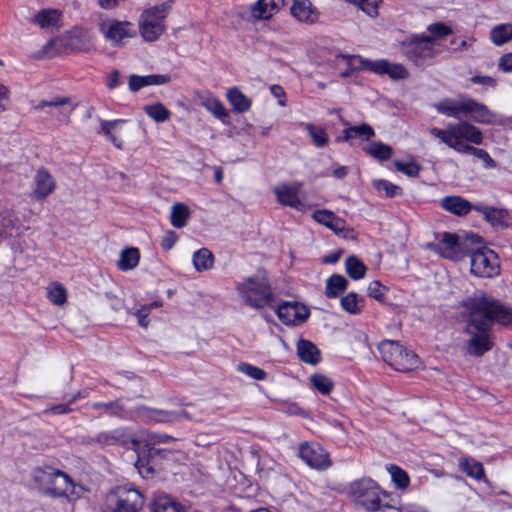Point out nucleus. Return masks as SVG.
I'll use <instances>...</instances> for the list:
<instances>
[{
    "label": "nucleus",
    "instance_id": "obj_27",
    "mask_svg": "<svg viewBox=\"0 0 512 512\" xmlns=\"http://www.w3.org/2000/svg\"><path fill=\"white\" fill-rule=\"evenodd\" d=\"M375 135L373 128L369 124H361L344 129L343 135L336 138L337 142L350 141L353 139L369 140Z\"/></svg>",
    "mask_w": 512,
    "mask_h": 512
},
{
    "label": "nucleus",
    "instance_id": "obj_59",
    "mask_svg": "<svg viewBox=\"0 0 512 512\" xmlns=\"http://www.w3.org/2000/svg\"><path fill=\"white\" fill-rule=\"evenodd\" d=\"M69 406L70 405L68 403L67 404L55 405V406H52V407L44 410V414H46V415H50V414H53V415L67 414V413L72 411Z\"/></svg>",
    "mask_w": 512,
    "mask_h": 512
},
{
    "label": "nucleus",
    "instance_id": "obj_47",
    "mask_svg": "<svg viewBox=\"0 0 512 512\" xmlns=\"http://www.w3.org/2000/svg\"><path fill=\"white\" fill-rule=\"evenodd\" d=\"M372 186L378 192H383L386 197L392 198L402 194L401 187L384 179H374Z\"/></svg>",
    "mask_w": 512,
    "mask_h": 512
},
{
    "label": "nucleus",
    "instance_id": "obj_44",
    "mask_svg": "<svg viewBox=\"0 0 512 512\" xmlns=\"http://www.w3.org/2000/svg\"><path fill=\"white\" fill-rule=\"evenodd\" d=\"M144 111L149 118L157 123H163L170 118L171 112L161 102L144 106Z\"/></svg>",
    "mask_w": 512,
    "mask_h": 512
},
{
    "label": "nucleus",
    "instance_id": "obj_32",
    "mask_svg": "<svg viewBox=\"0 0 512 512\" xmlns=\"http://www.w3.org/2000/svg\"><path fill=\"white\" fill-rule=\"evenodd\" d=\"M386 470L390 475L394 487L398 490L404 491L410 485V477L408 473L396 464L386 465Z\"/></svg>",
    "mask_w": 512,
    "mask_h": 512
},
{
    "label": "nucleus",
    "instance_id": "obj_51",
    "mask_svg": "<svg viewBox=\"0 0 512 512\" xmlns=\"http://www.w3.org/2000/svg\"><path fill=\"white\" fill-rule=\"evenodd\" d=\"M161 305V302L154 301L152 303L141 306V308L138 309L135 313L136 317L138 318V324L143 328H147L149 324L147 317L149 316L151 310L153 308H158Z\"/></svg>",
    "mask_w": 512,
    "mask_h": 512
},
{
    "label": "nucleus",
    "instance_id": "obj_1",
    "mask_svg": "<svg viewBox=\"0 0 512 512\" xmlns=\"http://www.w3.org/2000/svg\"><path fill=\"white\" fill-rule=\"evenodd\" d=\"M467 312L464 333L469 336L466 351L471 356L480 357L493 348V337L489 333L494 323L512 325V309L485 294L470 297L463 301Z\"/></svg>",
    "mask_w": 512,
    "mask_h": 512
},
{
    "label": "nucleus",
    "instance_id": "obj_58",
    "mask_svg": "<svg viewBox=\"0 0 512 512\" xmlns=\"http://www.w3.org/2000/svg\"><path fill=\"white\" fill-rule=\"evenodd\" d=\"M176 240H177V236H176L175 232L168 231L165 233V235L163 236V238L161 240V247L164 250L168 251L174 246V244L176 243Z\"/></svg>",
    "mask_w": 512,
    "mask_h": 512
},
{
    "label": "nucleus",
    "instance_id": "obj_42",
    "mask_svg": "<svg viewBox=\"0 0 512 512\" xmlns=\"http://www.w3.org/2000/svg\"><path fill=\"white\" fill-rule=\"evenodd\" d=\"M364 151L370 156L381 161L388 160L393 154V149L389 145L380 141L369 143L364 147Z\"/></svg>",
    "mask_w": 512,
    "mask_h": 512
},
{
    "label": "nucleus",
    "instance_id": "obj_20",
    "mask_svg": "<svg viewBox=\"0 0 512 512\" xmlns=\"http://www.w3.org/2000/svg\"><path fill=\"white\" fill-rule=\"evenodd\" d=\"M100 30L105 38L114 45H123V40L128 35L127 23L112 19L103 21L100 24Z\"/></svg>",
    "mask_w": 512,
    "mask_h": 512
},
{
    "label": "nucleus",
    "instance_id": "obj_45",
    "mask_svg": "<svg viewBox=\"0 0 512 512\" xmlns=\"http://www.w3.org/2000/svg\"><path fill=\"white\" fill-rule=\"evenodd\" d=\"M47 297L51 303L57 306L63 305L67 300V291L60 283H51L47 287Z\"/></svg>",
    "mask_w": 512,
    "mask_h": 512
},
{
    "label": "nucleus",
    "instance_id": "obj_9",
    "mask_svg": "<svg viewBox=\"0 0 512 512\" xmlns=\"http://www.w3.org/2000/svg\"><path fill=\"white\" fill-rule=\"evenodd\" d=\"M378 349L382 359L397 371H412L420 365L418 356L396 341L384 340Z\"/></svg>",
    "mask_w": 512,
    "mask_h": 512
},
{
    "label": "nucleus",
    "instance_id": "obj_17",
    "mask_svg": "<svg viewBox=\"0 0 512 512\" xmlns=\"http://www.w3.org/2000/svg\"><path fill=\"white\" fill-rule=\"evenodd\" d=\"M76 104L69 97H53L50 100H42L37 108H49L47 113L55 117L59 122L68 124L70 116L76 108Z\"/></svg>",
    "mask_w": 512,
    "mask_h": 512
},
{
    "label": "nucleus",
    "instance_id": "obj_21",
    "mask_svg": "<svg viewBox=\"0 0 512 512\" xmlns=\"http://www.w3.org/2000/svg\"><path fill=\"white\" fill-rule=\"evenodd\" d=\"M104 512H128V489L118 487L107 494Z\"/></svg>",
    "mask_w": 512,
    "mask_h": 512
},
{
    "label": "nucleus",
    "instance_id": "obj_2",
    "mask_svg": "<svg viewBox=\"0 0 512 512\" xmlns=\"http://www.w3.org/2000/svg\"><path fill=\"white\" fill-rule=\"evenodd\" d=\"M430 134L439 139L447 147L461 154H471L482 160L487 168H495L496 162L489 153L473 145L483 143V133L468 121L449 123L445 129L431 128Z\"/></svg>",
    "mask_w": 512,
    "mask_h": 512
},
{
    "label": "nucleus",
    "instance_id": "obj_8",
    "mask_svg": "<svg viewBox=\"0 0 512 512\" xmlns=\"http://www.w3.org/2000/svg\"><path fill=\"white\" fill-rule=\"evenodd\" d=\"M170 9V2H163L142 11L138 20V30L145 41L155 42L166 32V18Z\"/></svg>",
    "mask_w": 512,
    "mask_h": 512
},
{
    "label": "nucleus",
    "instance_id": "obj_61",
    "mask_svg": "<svg viewBox=\"0 0 512 512\" xmlns=\"http://www.w3.org/2000/svg\"><path fill=\"white\" fill-rule=\"evenodd\" d=\"M120 73L117 70L112 71L107 76L106 85L109 89H114L120 85Z\"/></svg>",
    "mask_w": 512,
    "mask_h": 512
},
{
    "label": "nucleus",
    "instance_id": "obj_36",
    "mask_svg": "<svg viewBox=\"0 0 512 512\" xmlns=\"http://www.w3.org/2000/svg\"><path fill=\"white\" fill-rule=\"evenodd\" d=\"M60 14L54 9H44L39 11L33 18V22L42 29H51L58 25Z\"/></svg>",
    "mask_w": 512,
    "mask_h": 512
},
{
    "label": "nucleus",
    "instance_id": "obj_49",
    "mask_svg": "<svg viewBox=\"0 0 512 512\" xmlns=\"http://www.w3.org/2000/svg\"><path fill=\"white\" fill-rule=\"evenodd\" d=\"M388 288L384 286L380 281L374 280L369 283L367 288V294L369 297L375 299L380 303H385L387 300Z\"/></svg>",
    "mask_w": 512,
    "mask_h": 512
},
{
    "label": "nucleus",
    "instance_id": "obj_33",
    "mask_svg": "<svg viewBox=\"0 0 512 512\" xmlns=\"http://www.w3.org/2000/svg\"><path fill=\"white\" fill-rule=\"evenodd\" d=\"M301 126L306 130L316 147L323 148L329 144L330 137L325 128L312 123H302Z\"/></svg>",
    "mask_w": 512,
    "mask_h": 512
},
{
    "label": "nucleus",
    "instance_id": "obj_4",
    "mask_svg": "<svg viewBox=\"0 0 512 512\" xmlns=\"http://www.w3.org/2000/svg\"><path fill=\"white\" fill-rule=\"evenodd\" d=\"M346 494L367 512L384 511L392 508L391 505L383 502V498L390 495L389 492L383 490L370 477H363L350 482L346 486Z\"/></svg>",
    "mask_w": 512,
    "mask_h": 512
},
{
    "label": "nucleus",
    "instance_id": "obj_46",
    "mask_svg": "<svg viewBox=\"0 0 512 512\" xmlns=\"http://www.w3.org/2000/svg\"><path fill=\"white\" fill-rule=\"evenodd\" d=\"M310 383L314 389L323 395H329L334 388V382L323 374L312 375L310 377Z\"/></svg>",
    "mask_w": 512,
    "mask_h": 512
},
{
    "label": "nucleus",
    "instance_id": "obj_54",
    "mask_svg": "<svg viewBox=\"0 0 512 512\" xmlns=\"http://www.w3.org/2000/svg\"><path fill=\"white\" fill-rule=\"evenodd\" d=\"M93 408L105 409L107 412L115 415H122L124 412V405L120 401L109 402V403H94Z\"/></svg>",
    "mask_w": 512,
    "mask_h": 512
},
{
    "label": "nucleus",
    "instance_id": "obj_43",
    "mask_svg": "<svg viewBox=\"0 0 512 512\" xmlns=\"http://www.w3.org/2000/svg\"><path fill=\"white\" fill-rule=\"evenodd\" d=\"M345 269L346 273L354 280L364 278L367 271L365 264L354 255L346 258Z\"/></svg>",
    "mask_w": 512,
    "mask_h": 512
},
{
    "label": "nucleus",
    "instance_id": "obj_25",
    "mask_svg": "<svg viewBox=\"0 0 512 512\" xmlns=\"http://www.w3.org/2000/svg\"><path fill=\"white\" fill-rule=\"evenodd\" d=\"M226 99L237 113L248 112L252 106V100L237 87H231L226 91Z\"/></svg>",
    "mask_w": 512,
    "mask_h": 512
},
{
    "label": "nucleus",
    "instance_id": "obj_53",
    "mask_svg": "<svg viewBox=\"0 0 512 512\" xmlns=\"http://www.w3.org/2000/svg\"><path fill=\"white\" fill-rule=\"evenodd\" d=\"M147 417L155 422H169L177 418V415L173 412L158 410V409H147Z\"/></svg>",
    "mask_w": 512,
    "mask_h": 512
},
{
    "label": "nucleus",
    "instance_id": "obj_5",
    "mask_svg": "<svg viewBox=\"0 0 512 512\" xmlns=\"http://www.w3.org/2000/svg\"><path fill=\"white\" fill-rule=\"evenodd\" d=\"M33 481L39 491L54 498L79 496L73 480L66 473L52 466L36 468L33 472Z\"/></svg>",
    "mask_w": 512,
    "mask_h": 512
},
{
    "label": "nucleus",
    "instance_id": "obj_37",
    "mask_svg": "<svg viewBox=\"0 0 512 512\" xmlns=\"http://www.w3.org/2000/svg\"><path fill=\"white\" fill-rule=\"evenodd\" d=\"M490 40L495 46H502L512 41V23L496 25L490 31Z\"/></svg>",
    "mask_w": 512,
    "mask_h": 512
},
{
    "label": "nucleus",
    "instance_id": "obj_24",
    "mask_svg": "<svg viewBox=\"0 0 512 512\" xmlns=\"http://www.w3.org/2000/svg\"><path fill=\"white\" fill-rule=\"evenodd\" d=\"M171 81L168 74L130 75V90L137 91L147 86L164 85Z\"/></svg>",
    "mask_w": 512,
    "mask_h": 512
},
{
    "label": "nucleus",
    "instance_id": "obj_64",
    "mask_svg": "<svg viewBox=\"0 0 512 512\" xmlns=\"http://www.w3.org/2000/svg\"><path fill=\"white\" fill-rule=\"evenodd\" d=\"M140 260V252L137 248L130 247V270L135 268Z\"/></svg>",
    "mask_w": 512,
    "mask_h": 512
},
{
    "label": "nucleus",
    "instance_id": "obj_38",
    "mask_svg": "<svg viewBox=\"0 0 512 512\" xmlns=\"http://www.w3.org/2000/svg\"><path fill=\"white\" fill-rule=\"evenodd\" d=\"M152 512H184L183 506L168 495H159L155 498Z\"/></svg>",
    "mask_w": 512,
    "mask_h": 512
},
{
    "label": "nucleus",
    "instance_id": "obj_3",
    "mask_svg": "<svg viewBox=\"0 0 512 512\" xmlns=\"http://www.w3.org/2000/svg\"><path fill=\"white\" fill-rule=\"evenodd\" d=\"M434 109L446 117L460 119L470 117L474 122L491 125L495 123L496 115L485 104L470 97L459 99L445 98L433 105Z\"/></svg>",
    "mask_w": 512,
    "mask_h": 512
},
{
    "label": "nucleus",
    "instance_id": "obj_31",
    "mask_svg": "<svg viewBox=\"0 0 512 512\" xmlns=\"http://www.w3.org/2000/svg\"><path fill=\"white\" fill-rule=\"evenodd\" d=\"M348 280L339 274H333L326 280L325 295L329 299L338 297L348 287Z\"/></svg>",
    "mask_w": 512,
    "mask_h": 512
},
{
    "label": "nucleus",
    "instance_id": "obj_23",
    "mask_svg": "<svg viewBox=\"0 0 512 512\" xmlns=\"http://www.w3.org/2000/svg\"><path fill=\"white\" fill-rule=\"evenodd\" d=\"M200 104L223 123H225L226 119L229 117L228 110L224 104L209 91L201 94Z\"/></svg>",
    "mask_w": 512,
    "mask_h": 512
},
{
    "label": "nucleus",
    "instance_id": "obj_40",
    "mask_svg": "<svg viewBox=\"0 0 512 512\" xmlns=\"http://www.w3.org/2000/svg\"><path fill=\"white\" fill-rule=\"evenodd\" d=\"M190 217V209L184 203H175L171 208V224L175 228H183L186 226Z\"/></svg>",
    "mask_w": 512,
    "mask_h": 512
},
{
    "label": "nucleus",
    "instance_id": "obj_10",
    "mask_svg": "<svg viewBox=\"0 0 512 512\" xmlns=\"http://www.w3.org/2000/svg\"><path fill=\"white\" fill-rule=\"evenodd\" d=\"M400 48L403 55L415 65H423L443 50V47H435L424 33L411 35L400 43Z\"/></svg>",
    "mask_w": 512,
    "mask_h": 512
},
{
    "label": "nucleus",
    "instance_id": "obj_13",
    "mask_svg": "<svg viewBox=\"0 0 512 512\" xmlns=\"http://www.w3.org/2000/svg\"><path fill=\"white\" fill-rule=\"evenodd\" d=\"M302 188L303 184L299 181L292 183L283 182L274 187L273 192L276 200L281 205L305 213L310 210L312 206L302 197Z\"/></svg>",
    "mask_w": 512,
    "mask_h": 512
},
{
    "label": "nucleus",
    "instance_id": "obj_18",
    "mask_svg": "<svg viewBox=\"0 0 512 512\" xmlns=\"http://www.w3.org/2000/svg\"><path fill=\"white\" fill-rule=\"evenodd\" d=\"M55 188V178L46 168L42 167L36 171L33 177L29 197L36 201H43L54 192Z\"/></svg>",
    "mask_w": 512,
    "mask_h": 512
},
{
    "label": "nucleus",
    "instance_id": "obj_11",
    "mask_svg": "<svg viewBox=\"0 0 512 512\" xmlns=\"http://www.w3.org/2000/svg\"><path fill=\"white\" fill-rule=\"evenodd\" d=\"M471 273L480 278H495L501 273L498 255L491 249L480 248L470 255Z\"/></svg>",
    "mask_w": 512,
    "mask_h": 512
},
{
    "label": "nucleus",
    "instance_id": "obj_60",
    "mask_svg": "<svg viewBox=\"0 0 512 512\" xmlns=\"http://www.w3.org/2000/svg\"><path fill=\"white\" fill-rule=\"evenodd\" d=\"M498 67L504 72H512V53L503 55L499 59Z\"/></svg>",
    "mask_w": 512,
    "mask_h": 512
},
{
    "label": "nucleus",
    "instance_id": "obj_35",
    "mask_svg": "<svg viewBox=\"0 0 512 512\" xmlns=\"http://www.w3.org/2000/svg\"><path fill=\"white\" fill-rule=\"evenodd\" d=\"M341 308L350 315H359L365 307L363 298H359L355 292H349L340 300Z\"/></svg>",
    "mask_w": 512,
    "mask_h": 512
},
{
    "label": "nucleus",
    "instance_id": "obj_55",
    "mask_svg": "<svg viewBox=\"0 0 512 512\" xmlns=\"http://www.w3.org/2000/svg\"><path fill=\"white\" fill-rule=\"evenodd\" d=\"M130 512H139L144 506V497L137 490L130 489Z\"/></svg>",
    "mask_w": 512,
    "mask_h": 512
},
{
    "label": "nucleus",
    "instance_id": "obj_29",
    "mask_svg": "<svg viewBox=\"0 0 512 512\" xmlns=\"http://www.w3.org/2000/svg\"><path fill=\"white\" fill-rule=\"evenodd\" d=\"M299 358L308 364L315 365L320 361V351L310 341L301 339L297 344Z\"/></svg>",
    "mask_w": 512,
    "mask_h": 512
},
{
    "label": "nucleus",
    "instance_id": "obj_57",
    "mask_svg": "<svg viewBox=\"0 0 512 512\" xmlns=\"http://www.w3.org/2000/svg\"><path fill=\"white\" fill-rule=\"evenodd\" d=\"M271 94L278 99V104L281 107L286 106V93L280 85H272L270 87Z\"/></svg>",
    "mask_w": 512,
    "mask_h": 512
},
{
    "label": "nucleus",
    "instance_id": "obj_41",
    "mask_svg": "<svg viewBox=\"0 0 512 512\" xmlns=\"http://www.w3.org/2000/svg\"><path fill=\"white\" fill-rule=\"evenodd\" d=\"M459 467L462 472L466 473L469 477L473 479L481 480L484 478L485 473L483 465L474 459H460Z\"/></svg>",
    "mask_w": 512,
    "mask_h": 512
},
{
    "label": "nucleus",
    "instance_id": "obj_19",
    "mask_svg": "<svg viewBox=\"0 0 512 512\" xmlns=\"http://www.w3.org/2000/svg\"><path fill=\"white\" fill-rule=\"evenodd\" d=\"M292 18L304 25H314L320 19V11L311 0H292L290 6Z\"/></svg>",
    "mask_w": 512,
    "mask_h": 512
},
{
    "label": "nucleus",
    "instance_id": "obj_50",
    "mask_svg": "<svg viewBox=\"0 0 512 512\" xmlns=\"http://www.w3.org/2000/svg\"><path fill=\"white\" fill-rule=\"evenodd\" d=\"M237 370L254 380H265L267 377L263 369L248 363H240Z\"/></svg>",
    "mask_w": 512,
    "mask_h": 512
},
{
    "label": "nucleus",
    "instance_id": "obj_14",
    "mask_svg": "<svg viewBox=\"0 0 512 512\" xmlns=\"http://www.w3.org/2000/svg\"><path fill=\"white\" fill-rule=\"evenodd\" d=\"M284 5V0H257L256 2L239 7L242 12L239 17L253 21L270 20Z\"/></svg>",
    "mask_w": 512,
    "mask_h": 512
},
{
    "label": "nucleus",
    "instance_id": "obj_56",
    "mask_svg": "<svg viewBox=\"0 0 512 512\" xmlns=\"http://www.w3.org/2000/svg\"><path fill=\"white\" fill-rule=\"evenodd\" d=\"M470 82L472 84L487 86V87H495L496 80L490 76H481L476 75L470 78Z\"/></svg>",
    "mask_w": 512,
    "mask_h": 512
},
{
    "label": "nucleus",
    "instance_id": "obj_26",
    "mask_svg": "<svg viewBox=\"0 0 512 512\" xmlns=\"http://www.w3.org/2000/svg\"><path fill=\"white\" fill-rule=\"evenodd\" d=\"M481 211L485 219L496 228H507L511 224V218L507 210L485 207Z\"/></svg>",
    "mask_w": 512,
    "mask_h": 512
},
{
    "label": "nucleus",
    "instance_id": "obj_34",
    "mask_svg": "<svg viewBox=\"0 0 512 512\" xmlns=\"http://www.w3.org/2000/svg\"><path fill=\"white\" fill-rule=\"evenodd\" d=\"M426 38L435 46V47H442L440 44V41L444 39L445 37L451 35L453 33V30L450 26L437 22L430 24L427 27Z\"/></svg>",
    "mask_w": 512,
    "mask_h": 512
},
{
    "label": "nucleus",
    "instance_id": "obj_28",
    "mask_svg": "<svg viewBox=\"0 0 512 512\" xmlns=\"http://www.w3.org/2000/svg\"><path fill=\"white\" fill-rule=\"evenodd\" d=\"M441 206L446 211L458 216L466 215L471 210L470 202L459 196L444 197L441 201Z\"/></svg>",
    "mask_w": 512,
    "mask_h": 512
},
{
    "label": "nucleus",
    "instance_id": "obj_39",
    "mask_svg": "<svg viewBox=\"0 0 512 512\" xmlns=\"http://www.w3.org/2000/svg\"><path fill=\"white\" fill-rule=\"evenodd\" d=\"M194 268L198 272H203L211 269L214 263V256L207 248H201L194 252L192 257Z\"/></svg>",
    "mask_w": 512,
    "mask_h": 512
},
{
    "label": "nucleus",
    "instance_id": "obj_48",
    "mask_svg": "<svg viewBox=\"0 0 512 512\" xmlns=\"http://www.w3.org/2000/svg\"><path fill=\"white\" fill-rule=\"evenodd\" d=\"M347 3L359 7L365 14L370 17L378 16V9L382 0H345Z\"/></svg>",
    "mask_w": 512,
    "mask_h": 512
},
{
    "label": "nucleus",
    "instance_id": "obj_7",
    "mask_svg": "<svg viewBox=\"0 0 512 512\" xmlns=\"http://www.w3.org/2000/svg\"><path fill=\"white\" fill-rule=\"evenodd\" d=\"M237 292L244 303L254 309L271 306L273 301L270 282L263 273L245 278L237 285Z\"/></svg>",
    "mask_w": 512,
    "mask_h": 512
},
{
    "label": "nucleus",
    "instance_id": "obj_16",
    "mask_svg": "<svg viewBox=\"0 0 512 512\" xmlns=\"http://www.w3.org/2000/svg\"><path fill=\"white\" fill-rule=\"evenodd\" d=\"M299 456L312 469L326 470L331 466L328 452L318 443L300 445Z\"/></svg>",
    "mask_w": 512,
    "mask_h": 512
},
{
    "label": "nucleus",
    "instance_id": "obj_12",
    "mask_svg": "<svg viewBox=\"0 0 512 512\" xmlns=\"http://www.w3.org/2000/svg\"><path fill=\"white\" fill-rule=\"evenodd\" d=\"M426 248L442 258L454 262L461 260L465 256L459 236L451 232L435 233L434 241L427 243Z\"/></svg>",
    "mask_w": 512,
    "mask_h": 512
},
{
    "label": "nucleus",
    "instance_id": "obj_52",
    "mask_svg": "<svg viewBox=\"0 0 512 512\" xmlns=\"http://www.w3.org/2000/svg\"><path fill=\"white\" fill-rule=\"evenodd\" d=\"M394 165L399 172L409 177H417L420 173V166L415 161L402 162L397 160Z\"/></svg>",
    "mask_w": 512,
    "mask_h": 512
},
{
    "label": "nucleus",
    "instance_id": "obj_22",
    "mask_svg": "<svg viewBox=\"0 0 512 512\" xmlns=\"http://www.w3.org/2000/svg\"><path fill=\"white\" fill-rule=\"evenodd\" d=\"M312 218L319 224L327 227L338 235H341L346 228L345 221L336 216L332 211L322 209L312 214Z\"/></svg>",
    "mask_w": 512,
    "mask_h": 512
},
{
    "label": "nucleus",
    "instance_id": "obj_30",
    "mask_svg": "<svg viewBox=\"0 0 512 512\" xmlns=\"http://www.w3.org/2000/svg\"><path fill=\"white\" fill-rule=\"evenodd\" d=\"M125 124L124 120H115V121H103L101 123L102 131L110 137L111 141L118 148H122L124 144V140L121 139V136H125V131H122V126Z\"/></svg>",
    "mask_w": 512,
    "mask_h": 512
},
{
    "label": "nucleus",
    "instance_id": "obj_62",
    "mask_svg": "<svg viewBox=\"0 0 512 512\" xmlns=\"http://www.w3.org/2000/svg\"><path fill=\"white\" fill-rule=\"evenodd\" d=\"M397 510L398 512H428L425 507L416 504H406L399 507Z\"/></svg>",
    "mask_w": 512,
    "mask_h": 512
},
{
    "label": "nucleus",
    "instance_id": "obj_15",
    "mask_svg": "<svg viewBox=\"0 0 512 512\" xmlns=\"http://www.w3.org/2000/svg\"><path fill=\"white\" fill-rule=\"evenodd\" d=\"M274 311L279 320L287 326L301 325L310 317L309 308L298 301L281 302Z\"/></svg>",
    "mask_w": 512,
    "mask_h": 512
},
{
    "label": "nucleus",
    "instance_id": "obj_63",
    "mask_svg": "<svg viewBox=\"0 0 512 512\" xmlns=\"http://www.w3.org/2000/svg\"><path fill=\"white\" fill-rule=\"evenodd\" d=\"M118 268L122 271H128V247L122 249L121 258L118 261Z\"/></svg>",
    "mask_w": 512,
    "mask_h": 512
},
{
    "label": "nucleus",
    "instance_id": "obj_6",
    "mask_svg": "<svg viewBox=\"0 0 512 512\" xmlns=\"http://www.w3.org/2000/svg\"><path fill=\"white\" fill-rule=\"evenodd\" d=\"M348 68L341 73L342 77H349L355 70L370 71L377 75H388L392 80H403L409 77L406 67L400 63H392L387 59L369 60L360 55H341Z\"/></svg>",
    "mask_w": 512,
    "mask_h": 512
}]
</instances>
